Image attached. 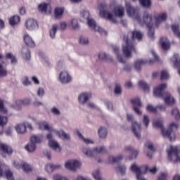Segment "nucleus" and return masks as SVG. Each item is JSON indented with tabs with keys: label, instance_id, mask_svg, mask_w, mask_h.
<instances>
[{
	"label": "nucleus",
	"instance_id": "nucleus-1",
	"mask_svg": "<svg viewBox=\"0 0 180 180\" xmlns=\"http://www.w3.org/2000/svg\"><path fill=\"white\" fill-rule=\"evenodd\" d=\"M126 11L129 17L136 19L139 23L141 25H146L148 28V36L149 37L153 40L154 35V30L153 29V20L152 17L150 14L146 13L143 18V19L140 18L139 9L132 7L131 4L129 2H126L125 4Z\"/></svg>",
	"mask_w": 180,
	"mask_h": 180
},
{
	"label": "nucleus",
	"instance_id": "nucleus-2",
	"mask_svg": "<svg viewBox=\"0 0 180 180\" xmlns=\"http://www.w3.org/2000/svg\"><path fill=\"white\" fill-rule=\"evenodd\" d=\"M163 120L160 119H154L153 124L155 127L161 128V133L162 136L166 138H169L170 141H174L176 139L175 131L178 129V124L176 122H172L168 126V129L163 128Z\"/></svg>",
	"mask_w": 180,
	"mask_h": 180
},
{
	"label": "nucleus",
	"instance_id": "nucleus-3",
	"mask_svg": "<svg viewBox=\"0 0 180 180\" xmlns=\"http://www.w3.org/2000/svg\"><path fill=\"white\" fill-rule=\"evenodd\" d=\"M166 84H162L154 89L153 94L155 96L163 98L165 103L168 105H173L176 103L175 99L168 92L162 93L167 89Z\"/></svg>",
	"mask_w": 180,
	"mask_h": 180
},
{
	"label": "nucleus",
	"instance_id": "nucleus-4",
	"mask_svg": "<svg viewBox=\"0 0 180 180\" xmlns=\"http://www.w3.org/2000/svg\"><path fill=\"white\" fill-rule=\"evenodd\" d=\"M81 17H82L84 19L87 20V24L89 27L94 31L98 32V33L101 34L106 35L107 32L101 27L98 26L96 23V22L89 18V13L87 11H82L80 13Z\"/></svg>",
	"mask_w": 180,
	"mask_h": 180
},
{
	"label": "nucleus",
	"instance_id": "nucleus-5",
	"mask_svg": "<svg viewBox=\"0 0 180 180\" xmlns=\"http://www.w3.org/2000/svg\"><path fill=\"white\" fill-rule=\"evenodd\" d=\"M57 70H61L58 75V81L62 84H69L72 81V77L70 73L63 65V63L60 62L56 66Z\"/></svg>",
	"mask_w": 180,
	"mask_h": 180
},
{
	"label": "nucleus",
	"instance_id": "nucleus-6",
	"mask_svg": "<svg viewBox=\"0 0 180 180\" xmlns=\"http://www.w3.org/2000/svg\"><path fill=\"white\" fill-rule=\"evenodd\" d=\"M122 51L124 56L128 58H131L133 53L136 52V48L134 47L132 41L129 40L128 35L124 37Z\"/></svg>",
	"mask_w": 180,
	"mask_h": 180
},
{
	"label": "nucleus",
	"instance_id": "nucleus-7",
	"mask_svg": "<svg viewBox=\"0 0 180 180\" xmlns=\"http://www.w3.org/2000/svg\"><path fill=\"white\" fill-rule=\"evenodd\" d=\"M167 153L168 160L172 162H180V156H178V154L180 153V145L176 146H169L167 150Z\"/></svg>",
	"mask_w": 180,
	"mask_h": 180
},
{
	"label": "nucleus",
	"instance_id": "nucleus-8",
	"mask_svg": "<svg viewBox=\"0 0 180 180\" xmlns=\"http://www.w3.org/2000/svg\"><path fill=\"white\" fill-rule=\"evenodd\" d=\"M151 53H152L153 56L154 57L153 60L149 59V60H143L139 59L134 62V68L136 69V70L139 72L141 70V67L143 65H144V64L151 65L154 62L160 60L159 57L158 56V55L153 50L151 51Z\"/></svg>",
	"mask_w": 180,
	"mask_h": 180
},
{
	"label": "nucleus",
	"instance_id": "nucleus-9",
	"mask_svg": "<svg viewBox=\"0 0 180 180\" xmlns=\"http://www.w3.org/2000/svg\"><path fill=\"white\" fill-rule=\"evenodd\" d=\"M106 8V5L105 3H99L98 4V9L99 11V15L105 18L108 19V20H110L112 22L115 23L116 20H115V18H113V15L112 13L108 12L105 11Z\"/></svg>",
	"mask_w": 180,
	"mask_h": 180
},
{
	"label": "nucleus",
	"instance_id": "nucleus-10",
	"mask_svg": "<svg viewBox=\"0 0 180 180\" xmlns=\"http://www.w3.org/2000/svg\"><path fill=\"white\" fill-rule=\"evenodd\" d=\"M46 139L48 140V145L51 149L57 153H61L63 148L60 146V143L53 139V135L51 134H46Z\"/></svg>",
	"mask_w": 180,
	"mask_h": 180
},
{
	"label": "nucleus",
	"instance_id": "nucleus-11",
	"mask_svg": "<svg viewBox=\"0 0 180 180\" xmlns=\"http://www.w3.org/2000/svg\"><path fill=\"white\" fill-rule=\"evenodd\" d=\"M24 26L29 32H34L39 30V22L33 18L26 20Z\"/></svg>",
	"mask_w": 180,
	"mask_h": 180
},
{
	"label": "nucleus",
	"instance_id": "nucleus-12",
	"mask_svg": "<svg viewBox=\"0 0 180 180\" xmlns=\"http://www.w3.org/2000/svg\"><path fill=\"white\" fill-rule=\"evenodd\" d=\"M81 165V162L76 160H69L65 162L64 166L66 169L75 172L77 169L79 168Z\"/></svg>",
	"mask_w": 180,
	"mask_h": 180
},
{
	"label": "nucleus",
	"instance_id": "nucleus-13",
	"mask_svg": "<svg viewBox=\"0 0 180 180\" xmlns=\"http://www.w3.org/2000/svg\"><path fill=\"white\" fill-rule=\"evenodd\" d=\"M130 169L131 172H134L136 175L140 174H146L148 172V167L147 165L145 166H139L136 163H133Z\"/></svg>",
	"mask_w": 180,
	"mask_h": 180
},
{
	"label": "nucleus",
	"instance_id": "nucleus-14",
	"mask_svg": "<svg viewBox=\"0 0 180 180\" xmlns=\"http://www.w3.org/2000/svg\"><path fill=\"white\" fill-rule=\"evenodd\" d=\"M131 129L135 136L139 139L141 138V124L138 122H134L131 124Z\"/></svg>",
	"mask_w": 180,
	"mask_h": 180
},
{
	"label": "nucleus",
	"instance_id": "nucleus-15",
	"mask_svg": "<svg viewBox=\"0 0 180 180\" xmlns=\"http://www.w3.org/2000/svg\"><path fill=\"white\" fill-rule=\"evenodd\" d=\"M92 97V94L89 92H83L78 96V103L84 105L88 100Z\"/></svg>",
	"mask_w": 180,
	"mask_h": 180
},
{
	"label": "nucleus",
	"instance_id": "nucleus-16",
	"mask_svg": "<svg viewBox=\"0 0 180 180\" xmlns=\"http://www.w3.org/2000/svg\"><path fill=\"white\" fill-rule=\"evenodd\" d=\"M0 150L3 152L2 156L4 158L6 157L5 154L11 155L13 153V150L11 146L1 142H0Z\"/></svg>",
	"mask_w": 180,
	"mask_h": 180
},
{
	"label": "nucleus",
	"instance_id": "nucleus-17",
	"mask_svg": "<svg viewBox=\"0 0 180 180\" xmlns=\"http://www.w3.org/2000/svg\"><path fill=\"white\" fill-rule=\"evenodd\" d=\"M38 10L41 13L50 15L51 13V6L50 4L41 3L38 6Z\"/></svg>",
	"mask_w": 180,
	"mask_h": 180
},
{
	"label": "nucleus",
	"instance_id": "nucleus-18",
	"mask_svg": "<svg viewBox=\"0 0 180 180\" xmlns=\"http://www.w3.org/2000/svg\"><path fill=\"white\" fill-rule=\"evenodd\" d=\"M131 102L134 105V112L139 115H141L142 112L140 110V108L143 106L141 102L140 101L139 98H134L131 101Z\"/></svg>",
	"mask_w": 180,
	"mask_h": 180
},
{
	"label": "nucleus",
	"instance_id": "nucleus-19",
	"mask_svg": "<svg viewBox=\"0 0 180 180\" xmlns=\"http://www.w3.org/2000/svg\"><path fill=\"white\" fill-rule=\"evenodd\" d=\"M167 15L166 13H161L160 14L155 15V25L158 27L159 25L165 22L167 20Z\"/></svg>",
	"mask_w": 180,
	"mask_h": 180
},
{
	"label": "nucleus",
	"instance_id": "nucleus-20",
	"mask_svg": "<svg viewBox=\"0 0 180 180\" xmlns=\"http://www.w3.org/2000/svg\"><path fill=\"white\" fill-rule=\"evenodd\" d=\"M23 40L25 44L31 48L34 47V41H33V38L29 35L28 33H25L23 34Z\"/></svg>",
	"mask_w": 180,
	"mask_h": 180
},
{
	"label": "nucleus",
	"instance_id": "nucleus-21",
	"mask_svg": "<svg viewBox=\"0 0 180 180\" xmlns=\"http://www.w3.org/2000/svg\"><path fill=\"white\" fill-rule=\"evenodd\" d=\"M44 138L43 134L32 135L30 138V141L36 146L37 144L41 143Z\"/></svg>",
	"mask_w": 180,
	"mask_h": 180
},
{
	"label": "nucleus",
	"instance_id": "nucleus-22",
	"mask_svg": "<svg viewBox=\"0 0 180 180\" xmlns=\"http://www.w3.org/2000/svg\"><path fill=\"white\" fill-rule=\"evenodd\" d=\"M114 13L118 18H123L124 16V8L121 5L117 6L115 8Z\"/></svg>",
	"mask_w": 180,
	"mask_h": 180
},
{
	"label": "nucleus",
	"instance_id": "nucleus-23",
	"mask_svg": "<svg viewBox=\"0 0 180 180\" xmlns=\"http://www.w3.org/2000/svg\"><path fill=\"white\" fill-rule=\"evenodd\" d=\"M14 129L17 134L23 135L27 131L26 127H25V124L23 122L17 124L15 127Z\"/></svg>",
	"mask_w": 180,
	"mask_h": 180
},
{
	"label": "nucleus",
	"instance_id": "nucleus-24",
	"mask_svg": "<svg viewBox=\"0 0 180 180\" xmlns=\"http://www.w3.org/2000/svg\"><path fill=\"white\" fill-rule=\"evenodd\" d=\"M122 158H123V155L122 154H120L117 156L110 155L108 157L107 162L108 164H114L120 161L121 160H122Z\"/></svg>",
	"mask_w": 180,
	"mask_h": 180
},
{
	"label": "nucleus",
	"instance_id": "nucleus-25",
	"mask_svg": "<svg viewBox=\"0 0 180 180\" xmlns=\"http://www.w3.org/2000/svg\"><path fill=\"white\" fill-rule=\"evenodd\" d=\"M37 148V146L34 145L32 142L30 141V143H28L25 146V150L27 151L30 153H33L36 151V149Z\"/></svg>",
	"mask_w": 180,
	"mask_h": 180
},
{
	"label": "nucleus",
	"instance_id": "nucleus-26",
	"mask_svg": "<svg viewBox=\"0 0 180 180\" xmlns=\"http://www.w3.org/2000/svg\"><path fill=\"white\" fill-rule=\"evenodd\" d=\"M114 52L117 55V60L121 63H124L126 62L124 57L120 53V49L117 46L113 48Z\"/></svg>",
	"mask_w": 180,
	"mask_h": 180
},
{
	"label": "nucleus",
	"instance_id": "nucleus-27",
	"mask_svg": "<svg viewBox=\"0 0 180 180\" xmlns=\"http://www.w3.org/2000/svg\"><path fill=\"white\" fill-rule=\"evenodd\" d=\"M160 44L163 50L166 51L169 49L170 44L167 37H162L160 39Z\"/></svg>",
	"mask_w": 180,
	"mask_h": 180
},
{
	"label": "nucleus",
	"instance_id": "nucleus-28",
	"mask_svg": "<svg viewBox=\"0 0 180 180\" xmlns=\"http://www.w3.org/2000/svg\"><path fill=\"white\" fill-rule=\"evenodd\" d=\"M98 135L100 139H105L108 135V130L104 127H101L98 129Z\"/></svg>",
	"mask_w": 180,
	"mask_h": 180
},
{
	"label": "nucleus",
	"instance_id": "nucleus-29",
	"mask_svg": "<svg viewBox=\"0 0 180 180\" xmlns=\"http://www.w3.org/2000/svg\"><path fill=\"white\" fill-rule=\"evenodd\" d=\"M58 30V25L54 24L52 25L51 29L49 30V36L50 38L53 39L56 38V34H57V31Z\"/></svg>",
	"mask_w": 180,
	"mask_h": 180
},
{
	"label": "nucleus",
	"instance_id": "nucleus-30",
	"mask_svg": "<svg viewBox=\"0 0 180 180\" xmlns=\"http://www.w3.org/2000/svg\"><path fill=\"white\" fill-rule=\"evenodd\" d=\"M94 156L101 155L106 153V149L103 146H97L94 148Z\"/></svg>",
	"mask_w": 180,
	"mask_h": 180
},
{
	"label": "nucleus",
	"instance_id": "nucleus-31",
	"mask_svg": "<svg viewBox=\"0 0 180 180\" xmlns=\"http://www.w3.org/2000/svg\"><path fill=\"white\" fill-rule=\"evenodd\" d=\"M21 53L22 55V58L25 60H30V51H29V49H27V47L22 48L21 50Z\"/></svg>",
	"mask_w": 180,
	"mask_h": 180
},
{
	"label": "nucleus",
	"instance_id": "nucleus-32",
	"mask_svg": "<svg viewBox=\"0 0 180 180\" xmlns=\"http://www.w3.org/2000/svg\"><path fill=\"white\" fill-rule=\"evenodd\" d=\"M19 22H20V17L19 15H14L9 19V24L13 27L18 25Z\"/></svg>",
	"mask_w": 180,
	"mask_h": 180
},
{
	"label": "nucleus",
	"instance_id": "nucleus-33",
	"mask_svg": "<svg viewBox=\"0 0 180 180\" xmlns=\"http://www.w3.org/2000/svg\"><path fill=\"white\" fill-rule=\"evenodd\" d=\"M11 108L15 109L16 110H22V101L15 100L14 102L10 105Z\"/></svg>",
	"mask_w": 180,
	"mask_h": 180
},
{
	"label": "nucleus",
	"instance_id": "nucleus-34",
	"mask_svg": "<svg viewBox=\"0 0 180 180\" xmlns=\"http://www.w3.org/2000/svg\"><path fill=\"white\" fill-rule=\"evenodd\" d=\"M146 146L148 148V149L149 150V151L147 152V155L149 158H151L153 156V153L155 151V148L154 146L153 145V143L151 142L148 141L146 143Z\"/></svg>",
	"mask_w": 180,
	"mask_h": 180
},
{
	"label": "nucleus",
	"instance_id": "nucleus-35",
	"mask_svg": "<svg viewBox=\"0 0 180 180\" xmlns=\"http://www.w3.org/2000/svg\"><path fill=\"white\" fill-rule=\"evenodd\" d=\"M6 58L10 59L11 64L13 65L18 64V59H16V56L12 54L11 53H6Z\"/></svg>",
	"mask_w": 180,
	"mask_h": 180
},
{
	"label": "nucleus",
	"instance_id": "nucleus-36",
	"mask_svg": "<svg viewBox=\"0 0 180 180\" xmlns=\"http://www.w3.org/2000/svg\"><path fill=\"white\" fill-rule=\"evenodd\" d=\"M55 18L56 19H60L63 17V14H64V8H56L54 11Z\"/></svg>",
	"mask_w": 180,
	"mask_h": 180
},
{
	"label": "nucleus",
	"instance_id": "nucleus-37",
	"mask_svg": "<svg viewBox=\"0 0 180 180\" xmlns=\"http://www.w3.org/2000/svg\"><path fill=\"white\" fill-rule=\"evenodd\" d=\"M133 39L141 40L143 38V34L139 31L134 30L131 33Z\"/></svg>",
	"mask_w": 180,
	"mask_h": 180
},
{
	"label": "nucleus",
	"instance_id": "nucleus-38",
	"mask_svg": "<svg viewBox=\"0 0 180 180\" xmlns=\"http://www.w3.org/2000/svg\"><path fill=\"white\" fill-rule=\"evenodd\" d=\"M82 152L84 154H85L86 156L90 157V158H94L95 154L94 153V149L91 150L88 148L84 147L82 148Z\"/></svg>",
	"mask_w": 180,
	"mask_h": 180
},
{
	"label": "nucleus",
	"instance_id": "nucleus-39",
	"mask_svg": "<svg viewBox=\"0 0 180 180\" xmlns=\"http://www.w3.org/2000/svg\"><path fill=\"white\" fill-rule=\"evenodd\" d=\"M69 27L73 30L79 29V26L77 19L72 18L70 20Z\"/></svg>",
	"mask_w": 180,
	"mask_h": 180
},
{
	"label": "nucleus",
	"instance_id": "nucleus-40",
	"mask_svg": "<svg viewBox=\"0 0 180 180\" xmlns=\"http://www.w3.org/2000/svg\"><path fill=\"white\" fill-rule=\"evenodd\" d=\"M79 44L82 46H87L89 44L88 37L85 36H80L79 38Z\"/></svg>",
	"mask_w": 180,
	"mask_h": 180
},
{
	"label": "nucleus",
	"instance_id": "nucleus-41",
	"mask_svg": "<svg viewBox=\"0 0 180 180\" xmlns=\"http://www.w3.org/2000/svg\"><path fill=\"white\" fill-rule=\"evenodd\" d=\"M44 170L48 174H51L54 172V166L53 163H46L44 166Z\"/></svg>",
	"mask_w": 180,
	"mask_h": 180
},
{
	"label": "nucleus",
	"instance_id": "nucleus-42",
	"mask_svg": "<svg viewBox=\"0 0 180 180\" xmlns=\"http://www.w3.org/2000/svg\"><path fill=\"white\" fill-rule=\"evenodd\" d=\"M22 169L25 172H30L33 171V167H32L29 163L24 162H22Z\"/></svg>",
	"mask_w": 180,
	"mask_h": 180
},
{
	"label": "nucleus",
	"instance_id": "nucleus-43",
	"mask_svg": "<svg viewBox=\"0 0 180 180\" xmlns=\"http://www.w3.org/2000/svg\"><path fill=\"white\" fill-rule=\"evenodd\" d=\"M77 136L86 143V144H93L94 141L89 139V138H84L79 131H77Z\"/></svg>",
	"mask_w": 180,
	"mask_h": 180
},
{
	"label": "nucleus",
	"instance_id": "nucleus-44",
	"mask_svg": "<svg viewBox=\"0 0 180 180\" xmlns=\"http://www.w3.org/2000/svg\"><path fill=\"white\" fill-rule=\"evenodd\" d=\"M171 115L176 120L180 119V111L177 108H174L171 110Z\"/></svg>",
	"mask_w": 180,
	"mask_h": 180
},
{
	"label": "nucleus",
	"instance_id": "nucleus-45",
	"mask_svg": "<svg viewBox=\"0 0 180 180\" xmlns=\"http://www.w3.org/2000/svg\"><path fill=\"white\" fill-rule=\"evenodd\" d=\"M69 25L67 22V21H62L60 22H59V27L58 30H60L61 32H64L65 30H67V29H68Z\"/></svg>",
	"mask_w": 180,
	"mask_h": 180
},
{
	"label": "nucleus",
	"instance_id": "nucleus-46",
	"mask_svg": "<svg viewBox=\"0 0 180 180\" xmlns=\"http://www.w3.org/2000/svg\"><path fill=\"white\" fill-rule=\"evenodd\" d=\"M50 124H49V123H47L46 122H41L40 123H39V128L41 130H47L49 131L50 129Z\"/></svg>",
	"mask_w": 180,
	"mask_h": 180
},
{
	"label": "nucleus",
	"instance_id": "nucleus-47",
	"mask_svg": "<svg viewBox=\"0 0 180 180\" xmlns=\"http://www.w3.org/2000/svg\"><path fill=\"white\" fill-rule=\"evenodd\" d=\"M101 102L105 104V105L107 107V109L109 111L112 112L114 110V107L111 102H110L107 100H101Z\"/></svg>",
	"mask_w": 180,
	"mask_h": 180
},
{
	"label": "nucleus",
	"instance_id": "nucleus-48",
	"mask_svg": "<svg viewBox=\"0 0 180 180\" xmlns=\"http://www.w3.org/2000/svg\"><path fill=\"white\" fill-rule=\"evenodd\" d=\"M25 161H16V160H14L12 162V165L13 166V167H15V169H22L23 167V162Z\"/></svg>",
	"mask_w": 180,
	"mask_h": 180
},
{
	"label": "nucleus",
	"instance_id": "nucleus-49",
	"mask_svg": "<svg viewBox=\"0 0 180 180\" xmlns=\"http://www.w3.org/2000/svg\"><path fill=\"white\" fill-rule=\"evenodd\" d=\"M133 1H135L136 0H132ZM141 5L145 8H149L151 6V0H139Z\"/></svg>",
	"mask_w": 180,
	"mask_h": 180
},
{
	"label": "nucleus",
	"instance_id": "nucleus-50",
	"mask_svg": "<svg viewBox=\"0 0 180 180\" xmlns=\"http://www.w3.org/2000/svg\"><path fill=\"white\" fill-rule=\"evenodd\" d=\"M143 124L146 129H147L150 124V117L148 115L144 114L143 115V120H142Z\"/></svg>",
	"mask_w": 180,
	"mask_h": 180
},
{
	"label": "nucleus",
	"instance_id": "nucleus-51",
	"mask_svg": "<svg viewBox=\"0 0 180 180\" xmlns=\"http://www.w3.org/2000/svg\"><path fill=\"white\" fill-rule=\"evenodd\" d=\"M53 180H70L68 177L64 176L60 174H55L52 176Z\"/></svg>",
	"mask_w": 180,
	"mask_h": 180
},
{
	"label": "nucleus",
	"instance_id": "nucleus-52",
	"mask_svg": "<svg viewBox=\"0 0 180 180\" xmlns=\"http://www.w3.org/2000/svg\"><path fill=\"white\" fill-rule=\"evenodd\" d=\"M59 138L62 139H65L66 141H69L70 139V136L68 134L65 133L64 130L60 129V133L59 134Z\"/></svg>",
	"mask_w": 180,
	"mask_h": 180
},
{
	"label": "nucleus",
	"instance_id": "nucleus-53",
	"mask_svg": "<svg viewBox=\"0 0 180 180\" xmlns=\"http://www.w3.org/2000/svg\"><path fill=\"white\" fill-rule=\"evenodd\" d=\"M92 176L96 180H104L101 177V172L99 169H96L92 172Z\"/></svg>",
	"mask_w": 180,
	"mask_h": 180
},
{
	"label": "nucleus",
	"instance_id": "nucleus-54",
	"mask_svg": "<svg viewBox=\"0 0 180 180\" xmlns=\"http://www.w3.org/2000/svg\"><path fill=\"white\" fill-rule=\"evenodd\" d=\"M171 61L173 62V63H174V65L176 68H179L180 67V59L178 58L177 55H175L174 56H173L171 58Z\"/></svg>",
	"mask_w": 180,
	"mask_h": 180
},
{
	"label": "nucleus",
	"instance_id": "nucleus-55",
	"mask_svg": "<svg viewBox=\"0 0 180 180\" xmlns=\"http://www.w3.org/2000/svg\"><path fill=\"white\" fill-rule=\"evenodd\" d=\"M49 131V134H51L52 135V138H53V135H57V136H60V133L61 132V129L60 130H57L54 128H53V127H50L49 129L48 130Z\"/></svg>",
	"mask_w": 180,
	"mask_h": 180
},
{
	"label": "nucleus",
	"instance_id": "nucleus-56",
	"mask_svg": "<svg viewBox=\"0 0 180 180\" xmlns=\"http://www.w3.org/2000/svg\"><path fill=\"white\" fill-rule=\"evenodd\" d=\"M51 112L53 115H56V116L61 115V111H60V108H57L56 106H53L51 108Z\"/></svg>",
	"mask_w": 180,
	"mask_h": 180
},
{
	"label": "nucleus",
	"instance_id": "nucleus-57",
	"mask_svg": "<svg viewBox=\"0 0 180 180\" xmlns=\"http://www.w3.org/2000/svg\"><path fill=\"white\" fill-rule=\"evenodd\" d=\"M139 85L141 88H142L144 91H148L149 90V85L146 84L144 81H140L139 82Z\"/></svg>",
	"mask_w": 180,
	"mask_h": 180
},
{
	"label": "nucleus",
	"instance_id": "nucleus-58",
	"mask_svg": "<svg viewBox=\"0 0 180 180\" xmlns=\"http://www.w3.org/2000/svg\"><path fill=\"white\" fill-rule=\"evenodd\" d=\"M6 176L7 180H15V177L13 176V172L11 170L6 171Z\"/></svg>",
	"mask_w": 180,
	"mask_h": 180
},
{
	"label": "nucleus",
	"instance_id": "nucleus-59",
	"mask_svg": "<svg viewBox=\"0 0 180 180\" xmlns=\"http://www.w3.org/2000/svg\"><path fill=\"white\" fill-rule=\"evenodd\" d=\"M172 30H173L174 33L180 38V30L179 29V26L176 25H173L172 26Z\"/></svg>",
	"mask_w": 180,
	"mask_h": 180
},
{
	"label": "nucleus",
	"instance_id": "nucleus-60",
	"mask_svg": "<svg viewBox=\"0 0 180 180\" xmlns=\"http://www.w3.org/2000/svg\"><path fill=\"white\" fill-rule=\"evenodd\" d=\"M146 110L150 112L157 113V106L155 107L152 104H148L146 107Z\"/></svg>",
	"mask_w": 180,
	"mask_h": 180
},
{
	"label": "nucleus",
	"instance_id": "nucleus-61",
	"mask_svg": "<svg viewBox=\"0 0 180 180\" xmlns=\"http://www.w3.org/2000/svg\"><path fill=\"white\" fill-rule=\"evenodd\" d=\"M169 75L167 70H163L161 72V79L162 80H167L169 79Z\"/></svg>",
	"mask_w": 180,
	"mask_h": 180
},
{
	"label": "nucleus",
	"instance_id": "nucleus-62",
	"mask_svg": "<svg viewBox=\"0 0 180 180\" xmlns=\"http://www.w3.org/2000/svg\"><path fill=\"white\" fill-rule=\"evenodd\" d=\"M115 94L117 96H120L122 94V87L121 85L119 84H117L115 85Z\"/></svg>",
	"mask_w": 180,
	"mask_h": 180
},
{
	"label": "nucleus",
	"instance_id": "nucleus-63",
	"mask_svg": "<svg viewBox=\"0 0 180 180\" xmlns=\"http://www.w3.org/2000/svg\"><path fill=\"white\" fill-rule=\"evenodd\" d=\"M117 170L120 172L121 174L124 175L127 170V167L124 165H120L117 167Z\"/></svg>",
	"mask_w": 180,
	"mask_h": 180
},
{
	"label": "nucleus",
	"instance_id": "nucleus-64",
	"mask_svg": "<svg viewBox=\"0 0 180 180\" xmlns=\"http://www.w3.org/2000/svg\"><path fill=\"white\" fill-rule=\"evenodd\" d=\"M98 58L99 60H107L108 58V55L104 52H101L98 55Z\"/></svg>",
	"mask_w": 180,
	"mask_h": 180
}]
</instances>
